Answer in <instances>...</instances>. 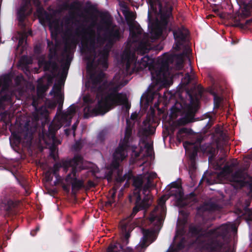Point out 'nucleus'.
<instances>
[{
    "mask_svg": "<svg viewBox=\"0 0 252 252\" xmlns=\"http://www.w3.org/2000/svg\"><path fill=\"white\" fill-rule=\"evenodd\" d=\"M111 82L108 84L107 81H105L97 88V104L94 108L90 106L84 108V118L104 115L114 107L126 100V94L119 93L122 85L117 84L111 86Z\"/></svg>",
    "mask_w": 252,
    "mask_h": 252,
    "instance_id": "f257e3e1",
    "label": "nucleus"
},
{
    "mask_svg": "<svg viewBox=\"0 0 252 252\" xmlns=\"http://www.w3.org/2000/svg\"><path fill=\"white\" fill-rule=\"evenodd\" d=\"M189 231L193 236L206 238L215 235L216 237L202 241L201 252H229L230 228L226 224H222L216 229H210L208 232L203 230L199 225H190Z\"/></svg>",
    "mask_w": 252,
    "mask_h": 252,
    "instance_id": "f03ea898",
    "label": "nucleus"
},
{
    "mask_svg": "<svg viewBox=\"0 0 252 252\" xmlns=\"http://www.w3.org/2000/svg\"><path fill=\"white\" fill-rule=\"evenodd\" d=\"M147 2L151 8L157 4L158 6L163 25L161 26L158 23H152L148 26L150 29L152 39H158L162 36L163 29L167 27L169 18L172 16L173 7L170 4L169 0H148Z\"/></svg>",
    "mask_w": 252,
    "mask_h": 252,
    "instance_id": "7ed1b4c3",
    "label": "nucleus"
},
{
    "mask_svg": "<svg viewBox=\"0 0 252 252\" xmlns=\"http://www.w3.org/2000/svg\"><path fill=\"white\" fill-rule=\"evenodd\" d=\"M95 24V21H93L87 27L85 25L81 24L75 30L77 35H82L85 39V41L82 42V51L85 53L88 61H94L96 57L95 31L93 29Z\"/></svg>",
    "mask_w": 252,
    "mask_h": 252,
    "instance_id": "20e7f679",
    "label": "nucleus"
},
{
    "mask_svg": "<svg viewBox=\"0 0 252 252\" xmlns=\"http://www.w3.org/2000/svg\"><path fill=\"white\" fill-rule=\"evenodd\" d=\"M170 58L165 61H162L160 63L151 65L152 61L148 56H145L139 61L140 65L143 68L148 66L151 70V77L153 81L156 84H160L166 81L170 75L168 61Z\"/></svg>",
    "mask_w": 252,
    "mask_h": 252,
    "instance_id": "39448f33",
    "label": "nucleus"
},
{
    "mask_svg": "<svg viewBox=\"0 0 252 252\" xmlns=\"http://www.w3.org/2000/svg\"><path fill=\"white\" fill-rule=\"evenodd\" d=\"M105 26L104 29L103 38L97 37V41L102 44L106 41V46L111 48L113 45L123 37V32L120 27L113 24L110 20L104 21Z\"/></svg>",
    "mask_w": 252,
    "mask_h": 252,
    "instance_id": "423d86ee",
    "label": "nucleus"
},
{
    "mask_svg": "<svg viewBox=\"0 0 252 252\" xmlns=\"http://www.w3.org/2000/svg\"><path fill=\"white\" fill-rule=\"evenodd\" d=\"M83 158L81 157V159L76 163L70 171L64 178L65 181L71 185L72 190L78 191L84 187V182L82 179L77 178V173L84 169L83 166Z\"/></svg>",
    "mask_w": 252,
    "mask_h": 252,
    "instance_id": "0eeeda50",
    "label": "nucleus"
},
{
    "mask_svg": "<svg viewBox=\"0 0 252 252\" xmlns=\"http://www.w3.org/2000/svg\"><path fill=\"white\" fill-rule=\"evenodd\" d=\"M231 181L237 188H247L249 190L247 195L252 196V176L245 172L244 169L241 168L235 171L232 175Z\"/></svg>",
    "mask_w": 252,
    "mask_h": 252,
    "instance_id": "6e6552de",
    "label": "nucleus"
},
{
    "mask_svg": "<svg viewBox=\"0 0 252 252\" xmlns=\"http://www.w3.org/2000/svg\"><path fill=\"white\" fill-rule=\"evenodd\" d=\"M48 47H49V53L48 55L49 61L43 60L40 62V64H43L44 71H49L51 69V72L53 74H55L59 69L58 63L52 61L58 57L57 47L59 43L55 42L54 44L53 41H48L47 43Z\"/></svg>",
    "mask_w": 252,
    "mask_h": 252,
    "instance_id": "1a4fd4ad",
    "label": "nucleus"
},
{
    "mask_svg": "<svg viewBox=\"0 0 252 252\" xmlns=\"http://www.w3.org/2000/svg\"><path fill=\"white\" fill-rule=\"evenodd\" d=\"M81 157L80 155H76L72 158L62 159L59 162H56L50 170L57 178L59 177V172L61 168H63V171L67 173L69 169H72L77 161L78 162V160L81 159Z\"/></svg>",
    "mask_w": 252,
    "mask_h": 252,
    "instance_id": "9d476101",
    "label": "nucleus"
},
{
    "mask_svg": "<svg viewBox=\"0 0 252 252\" xmlns=\"http://www.w3.org/2000/svg\"><path fill=\"white\" fill-rule=\"evenodd\" d=\"M169 31H172L174 38L176 41V45L178 48L185 42L189 34V32L187 29L184 26L177 27L174 30L171 27L169 28Z\"/></svg>",
    "mask_w": 252,
    "mask_h": 252,
    "instance_id": "9b49d317",
    "label": "nucleus"
},
{
    "mask_svg": "<svg viewBox=\"0 0 252 252\" xmlns=\"http://www.w3.org/2000/svg\"><path fill=\"white\" fill-rule=\"evenodd\" d=\"M127 145L125 143H120L113 154L112 166L115 169L119 167L120 161H123L126 158L125 152Z\"/></svg>",
    "mask_w": 252,
    "mask_h": 252,
    "instance_id": "f8f14e48",
    "label": "nucleus"
},
{
    "mask_svg": "<svg viewBox=\"0 0 252 252\" xmlns=\"http://www.w3.org/2000/svg\"><path fill=\"white\" fill-rule=\"evenodd\" d=\"M71 50V45L70 43L66 42L64 45L63 50V53L66 54V60L65 62L62 64V70L61 73V79L62 80L65 79L66 77L68 70L72 60V57L70 55Z\"/></svg>",
    "mask_w": 252,
    "mask_h": 252,
    "instance_id": "ddd939ff",
    "label": "nucleus"
},
{
    "mask_svg": "<svg viewBox=\"0 0 252 252\" xmlns=\"http://www.w3.org/2000/svg\"><path fill=\"white\" fill-rule=\"evenodd\" d=\"M32 0H22V4L18 10V20L20 23L24 22L26 17L32 12Z\"/></svg>",
    "mask_w": 252,
    "mask_h": 252,
    "instance_id": "4468645a",
    "label": "nucleus"
},
{
    "mask_svg": "<svg viewBox=\"0 0 252 252\" xmlns=\"http://www.w3.org/2000/svg\"><path fill=\"white\" fill-rule=\"evenodd\" d=\"M197 109L196 107L190 106L189 107L185 115L179 118L176 122L177 126H185L189 123L194 121V116Z\"/></svg>",
    "mask_w": 252,
    "mask_h": 252,
    "instance_id": "2eb2a0df",
    "label": "nucleus"
},
{
    "mask_svg": "<svg viewBox=\"0 0 252 252\" xmlns=\"http://www.w3.org/2000/svg\"><path fill=\"white\" fill-rule=\"evenodd\" d=\"M130 34L131 37L133 38V42H140V47H145V44H143L142 41L145 39H147L149 34L143 32V30L140 27H136L134 30H130Z\"/></svg>",
    "mask_w": 252,
    "mask_h": 252,
    "instance_id": "dca6fc26",
    "label": "nucleus"
},
{
    "mask_svg": "<svg viewBox=\"0 0 252 252\" xmlns=\"http://www.w3.org/2000/svg\"><path fill=\"white\" fill-rule=\"evenodd\" d=\"M221 207L217 203L209 200L205 202L202 205L197 208V213L200 215L207 211H215L220 210Z\"/></svg>",
    "mask_w": 252,
    "mask_h": 252,
    "instance_id": "f3484780",
    "label": "nucleus"
},
{
    "mask_svg": "<svg viewBox=\"0 0 252 252\" xmlns=\"http://www.w3.org/2000/svg\"><path fill=\"white\" fill-rule=\"evenodd\" d=\"M3 209L9 215H15L18 213V208L20 204L19 201L12 199L5 200L3 203Z\"/></svg>",
    "mask_w": 252,
    "mask_h": 252,
    "instance_id": "a211bd4d",
    "label": "nucleus"
},
{
    "mask_svg": "<svg viewBox=\"0 0 252 252\" xmlns=\"http://www.w3.org/2000/svg\"><path fill=\"white\" fill-rule=\"evenodd\" d=\"M38 13V19L41 24H44L46 22L48 23L49 27L50 29H51L52 25H53V21L54 20H52V15L45 11L43 8H39L37 10Z\"/></svg>",
    "mask_w": 252,
    "mask_h": 252,
    "instance_id": "6ab92c4d",
    "label": "nucleus"
},
{
    "mask_svg": "<svg viewBox=\"0 0 252 252\" xmlns=\"http://www.w3.org/2000/svg\"><path fill=\"white\" fill-rule=\"evenodd\" d=\"M109 48L106 46L102 50L99 51L98 52V59L97 62L98 64L102 65L104 68H107L108 67V58L109 54Z\"/></svg>",
    "mask_w": 252,
    "mask_h": 252,
    "instance_id": "aec40b11",
    "label": "nucleus"
},
{
    "mask_svg": "<svg viewBox=\"0 0 252 252\" xmlns=\"http://www.w3.org/2000/svg\"><path fill=\"white\" fill-rule=\"evenodd\" d=\"M11 93L8 91V88L3 86L0 92V107L4 105L5 103H12Z\"/></svg>",
    "mask_w": 252,
    "mask_h": 252,
    "instance_id": "412c9836",
    "label": "nucleus"
},
{
    "mask_svg": "<svg viewBox=\"0 0 252 252\" xmlns=\"http://www.w3.org/2000/svg\"><path fill=\"white\" fill-rule=\"evenodd\" d=\"M141 191H133V195L135 197V205L133 207L132 209V211L131 214L129 216V218L130 219H132L135 215L139 211H140V208L141 205V202H142V198L141 196Z\"/></svg>",
    "mask_w": 252,
    "mask_h": 252,
    "instance_id": "4be33fe9",
    "label": "nucleus"
},
{
    "mask_svg": "<svg viewBox=\"0 0 252 252\" xmlns=\"http://www.w3.org/2000/svg\"><path fill=\"white\" fill-rule=\"evenodd\" d=\"M170 194L178 199H182L184 196V192L182 187L176 182H173L170 184Z\"/></svg>",
    "mask_w": 252,
    "mask_h": 252,
    "instance_id": "5701e85b",
    "label": "nucleus"
},
{
    "mask_svg": "<svg viewBox=\"0 0 252 252\" xmlns=\"http://www.w3.org/2000/svg\"><path fill=\"white\" fill-rule=\"evenodd\" d=\"M200 149L203 154L209 155V160L213 159L215 157L216 148L211 143L200 145Z\"/></svg>",
    "mask_w": 252,
    "mask_h": 252,
    "instance_id": "b1692460",
    "label": "nucleus"
},
{
    "mask_svg": "<svg viewBox=\"0 0 252 252\" xmlns=\"http://www.w3.org/2000/svg\"><path fill=\"white\" fill-rule=\"evenodd\" d=\"M104 73L101 72L96 75H92L91 78L92 83V90L97 94V88L100 85L104 77Z\"/></svg>",
    "mask_w": 252,
    "mask_h": 252,
    "instance_id": "393cba45",
    "label": "nucleus"
},
{
    "mask_svg": "<svg viewBox=\"0 0 252 252\" xmlns=\"http://www.w3.org/2000/svg\"><path fill=\"white\" fill-rule=\"evenodd\" d=\"M53 23L52 27L50 29L51 36L52 39L55 40V42L59 43L58 37L61 32L59 20L58 19H55Z\"/></svg>",
    "mask_w": 252,
    "mask_h": 252,
    "instance_id": "a878e982",
    "label": "nucleus"
},
{
    "mask_svg": "<svg viewBox=\"0 0 252 252\" xmlns=\"http://www.w3.org/2000/svg\"><path fill=\"white\" fill-rule=\"evenodd\" d=\"M142 231L143 236L140 242V246L142 249H145L148 246L147 243L149 238L153 236V233L152 231L147 229H142Z\"/></svg>",
    "mask_w": 252,
    "mask_h": 252,
    "instance_id": "bb28decb",
    "label": "nucleus"
},
{
    "mask_svg": "<svg viewBox=\"0 0 252 252\" xmlns=\"http://www.w3.org/2000/svg\"><path fill=\"white\" fill-rule=\"evenodd\" d=\"M143 185V179L141 175L135 176L133 178L132 186L134 187L133 191H142Z\"/></svg>",
    "mask_w": 252,
    "mask_h": 252,
    "instance_id": "cd10ccee",
    "label": "nucleus"
},
{
    "mask_svg": "<svg viewBox=\"0 0 252 252\" xmlns=\"http://www.w3.org/2000/svg\"><path fill=\"white\" fill-rule=\"evenodd\" d=\"M156 176L157 174H154L153 175H150L148 177L146 183L142 186V191L144 195H145L147 192L149 191V189L153 186V182L152 178H154Z\"/></svg>",
    "mask_w": 252,
    "mask_h": 252,
    "instance_id": "c85d7f7f",
    "label": "nucleus"
},
{
    "mask_svg": "<svg viewBox=\"0 0 252 252\" xmlns=\"http://www.w3.org/2000/svg\"><path fill=\"white\" fill-rule=\"evenodd\" d=\"M186 242V238L182 237L176 247L175 248H171L168 251L170 252H179V251L184 249Z\"/></svg>",
    "mask_w": 252,
    "mask_h": 252,
    "instance_id": "c756f323",
    "label": "nucleus"
},
{
    "mask_svg": "<svg viewBox=\"0 0 252 252\" xmlns=\"http://www.w3.org/2000/svg\"><path fill=\"white\" fill-rule=\"evenodd\" d=\"M168 198L165 195H163L158 199V206L157 207L158 210L159 208L161 215H164L166 212L165 202Z\"/></svg>",
    "mask_w": 252,
    "mask_h": 252,
    "instance_id": "7c9ffc66",
    "label": "nucleus"
},
{
    "mask_svg": "<svg viewBox=\"0 0 252 252\" xmlns=\"http://www.w3.org/2000/svg\"><path fill=\"white\" fill-rule=\"evenodd\" d=\"M143 123L145 126V127L142 128L141 129L142 134L146 136L154 134L156 130L155 128L149 124H148V126H147L146 124V121H144Z\"/></svg>",
    "mask_w": 252,
    "mask_h": 252,
    "instance_id": "2f4dec72",
    "label": "nucleus"
},
{
    "mask_svg": "<svg viewBox=\"0 0 252 252\" xmlns=\"http://www.w3.org/2000/svg\"><path fill=\"white\" fill-rule=\"evenodd\" d=\"M252 11V0H250L248 3L244 2V7L242 10V14L245 17L249 16Z\"/></svg>",
    "mask_w": 252,
    "mask_h": 252,
    "instance_id": "473e14b6",
    "label": "nucleus"
},
{
    "mask_svg": "<svg viewBox=\"0 0 252 252\" xmlns=\"http://www.w3.org/2000/svg\"><path fill=\"white\" fill-rule=\"evenodd\" d=\"M150 197L146 193V194L144 195V197L142 200L140 210H146L150 207L151 204L150 202Z\"/></svg>",
    "mask_w": 252,
    "mask_h": 252,
    "instance_id": "72a5a7b5",
    "label": "nucleus"
},
{
    "mask_svg": "<svg viewBox=\"0 0 252 252\" xmlns=\"http://www.w3.org/2000/svg\"><path fill=\"white\" fill-rule=\"evenodd\" d=\"M189 133V129L187 128L183 127L180 128L176 134L177 140L179 142H181L184 139V134H188Z\"/></svg>",
    "mask_w": 252,
    "mask_h": 252,
    "instance_id": "f704fd0d",
    "label": "nucleus"
},
{
    "mask_svg": "<svg viewBox=\"0 0 252 252\" xmlns=\"http://www.w3.org/2000/svg\"><path fill=\"white\" fill-rule=\"evenodd\" d=\"M72 117L67 114L65 112H63L61 115V121L66 125H70Z\"/></svg>",
    "mask_w": 252,
    "mask_h": 252,
    "instance_id": "c9c22d12",
    "label": "nucleus"
},
{
    "mask_svg": "<svg viewBox=\"0 0 252 252\" xmlns=\"http://www.w3.org/2000/svg\"><path fill=\"white\" fill-rule=\"evenodd\" d=\"M106 136V131L102 130L97 135L96 143L97 144H103Z\"/></svg>",
    "mask_w": 252,
    "mask_h": 252,
    "instance_id": "e433bc0d",
    "label": "nucleus"
},
{
    "mask_svg": "<svg viewBox=\"0 0 252 252\" xmlns=\"http://www.w3.org/2000/svg\"><path fill=\"white\" fill-rule=\"evenodd\" d=\"M194 79V75H190L189 72L186 73L185 76L182 79V82L184 85H187Z\"/></svg>",
    "mask_w": 252,
    "mask_h": 252,
    "instance_id": "4c0bfd02",
    "label": "nucleus"
},
{
    "mask_svg": "<svg viewBox=\"0 0 252 252\" xmlns=\"http://www.w3.org/2000/svg\"><path fill=\"white\" fill-rule=\"evenodd\" d=\"M61 90V85L60 84L55 83L52 89V90L50 92V94L51 95L56 94L58 97L59 95H61L60 94V93Z\"/></svg>",
    "mask_w": 252,
    "mask_h": 252,
    "instance_id": "58836bf2",
    "label": "nucleus"
},
{
    "mask_svg": "<svg viewBox=\"0 0 252 252\" xmlns=\"http://www.w3.org/2000/svg\"><path fill=\"white\" fill-rule=\"evenodd\" d=\"M187 93L189 96L190 102L191 104L198 101V95L196 93L194 94L193 91L188 90Z\"/></svg>",
    "mask_w": 252,
    "mask_h": 252,
    "instance_id": "ea45409f",
    "label": "nucleus"
},
{
    "mask_svg": "<svg viewBox=\"0 0 252 252\" xmlns=\"http://www.w3.org/2000/svg\"><path fill=\"white\" fill-rule=\"evenodd\" d=\"M251 23H252V18L247 20L244 24L241 23L239 21H237L234 25V26L235 27H239L241 29H245L248 28Z\"/></svg>",
    "mask_w": 252,
    "mask_h": 252,
    "instance_id": "a19ab883",
    "label": "nucleus"
},
{
    "mask_svg": "<svg viewBox=\"0 0 252 252\" xmlns=\"http://www.w3.org/2000/svg\"><path fill=\"white\" fill-rule=\"evenodd\" d=\"M81 6V3L79 1L76 0L70 4V9L75 10L77 11H80Z\"/></svg>",
    "mask_w": 252,
    "mask_h": 252,
    "instance_id": "79ce46f5",
    "label": "nucleus"
},
{
    "mask_svg": "<svg viewBox=\"0 0 252 252\" xmlns=\"http://www.w3.org/2000/svg\"><path fill=\"white\" fill-rule=\"evenodd\" d=\"M198 148L197 147H194L193 150L189 154V160L194 161L196 160V158L197 156Z\"/></svg>",
    "mask_w": 252,
    "mask_h": 252,
    "instance_id": "37998d69",
    "label": "nucleus"
},
{
    "mask_svg": "<svg viewBox=\"0 0 252 252\" xmlns=\"http://www.w3.org/2000/svg\"><path fill=\"white\" fill-rule=\"evenodd\" d=\"M221 101V98L215 94L214 97V104L215 108H219L220 107Z\"/></svg>",
    "mask_w": 252,
    "mask_h": 252,
    "instance_id": "c03bdc74",
    "label": "nucleus"
},
{
    "mask_svg": "<svg viewBox=\"0 0 252 252\" xmlns=\"http://www.w3.org/2000/svg\"><path fill=\"white\" fill-rule=\"evenodd\" d=\"M57 104H58V111H61L63 108V97L62 95H59L57 98L56 101Z\"/></svg>",
    "mask_w": 252,
    "mask_h": 252,
    "instance_id": "a18cd8bd",
    "label": "nucleus"
},
{
    "mask_svg": "<svg viewBox=\"0 0 252 252\" xmlns=\"http://www.w3.org/2000/svg\"><path fill=\"white\" fill-rule=\"evenodd\" d=\"M65 112L72 117L73 115L76 113L75 106L74 105H71L68 108Z\"/></svg>",
    "mask_w": 252,
    "mask_h": 252,
    "instance_id": "49530a36",
    "label": "nucleus"
},
{
    "mask_svg": "<svg viewBox=\"0 0 252 252\" xmlns=\"http://www.w3.org/2000/svg\"><path fill=\"white\" fill-rule=\"evenodd\" d=\"M158 210V207H156L153 212H151L149 217V220L151 222H154L158 218V216L155 215L156 212Z\"/></svg>",
    "mask_w": 252,
    "mask_h": 252,
    "instance_id": "de8ad7c7",
    "label": "nucleus"
},
{
    "mask_svg": "<svg viewBox=\"0 0 252 252\" xmlns=\"http://www.w3.org/2000/svg\"><path fill=\"white\" fill-rule=\"evenodd\" d=\"M84 11L89 14L90 12H94L97 11V9L94 5L90 4L87 8L84 9Z\"/></svg>",
    "mask_w": 252,
    "mask_h": 252,
    "instance_id": "09e8293b",
    "label": "nucleus"
},
{
    "mask_svg": "<svg viewBox=\"0 0 252 252\" xmlns=\"http://www.w3.org/2000/svg\"><path fill=\"white\" fill-rule=\"evenodd\" d=\"M57 131V129L53 127L52 125H50L49 126V133L51 135V137L54 140V139L56 135V132Z\"/></svg>",
    "mask_w": 252,
    "mask_h": 252,
    "instance_id": "8fccbe9b",
    "label": "nucleus"
},
{
    "mask_svg": "<svg viewBox=\"0 0 252 252\" xmlns=\"http://www.w3.org/2000/svg\"><path fill=\"white\" fill-rule=\"evenodd\" d=\"M131 135V129L129 128L128 126L126 127V131H125V139L128 140V139L130 138Z\"/></svg>",
    "mask_w": 252,
    "mask_h": 252,
    "instance_id": "3c124183",
    "label": "nucleus"
},
{
    "mask_svg": "<svg viewBox=\"0 0 252 252\" xmlns=\"http://www.w3.org/2000/svg\"><path fill=\"white\" fill-rule=\"evenodd\" d=\"M233 165H225L224 166L223 168V171L226 173L230 174L232 172V166Z\"/></svg>",
    "mask_w": 252,
    "mask_h": 252,
    "instance_id": "603ef678",
    "label": "nucleus"
},
{
    "mask_svg": "<svg viewBox=\"0 0 252 252\" xmlns=\"http://www.w3.org/2000/svg\"><path fill=\"white\" fill-rule=\"evenodd\" d=\"M189 170L195 171L196 169V161H189Z\"/></svg>",
    "mask_w": 252,
    "mask_h": 252,
    "instance_id": "864d4df0",
    "label": "nucleus"
},
{
    "mask_svg": "<svg viewBox=\"0 0 252 252\" xmlns=\"http://www.w3.org/2000/svg\"><path fill=\"white\" fill-rule=\"evenodd\" d=\"M75 12H70L69 13V17L66 18L65 19V23L68 24L69 23L70 21L74 19L75 17Z\"/></svg>",
    "mask_w": 252,
    "mask_h": 252,
    "instance_id": "5fc2aeb1",
    "label": "nucleus"
},
{
    "mask_svg": "<svg viewBox=\"0 0 252 252\" xmlns=\"http://www.w3.org/2000/svg\"><path fill=\"white\" fill-rule=\"evenodd\" d=\"M117 248V245L111 244L109 246L107 252H117V251L116 250Z\"/></svg>",
    "mask_w": 252,
    "mask_h": 252,
    "instance_id": "6e6d98bb",
    "label": "nucleus"
},
{
    "mask_svg": "<svg viewBox=\"0 0 252 252\" xmlns=\"http://www.w3.org/2000/svg\"><path fill=\"white\" fill-rule=\"evenodd\" d=\"M52 172L50 170L47 171L45 173V177L47 181H51L52 180L53 177L52 176Z\"/></svg>",
    "mask_w": 252,
    "mask_h": 252,
    "instance_id": "4d7b16f0",
    "label": "nucleus"
},
{
    "mask_svg": "<svg viewBox=\"0 0 252 252\" xmlns=\"http://www.w3.org/2000/svg\"><path fill=\"white\" fill-rule=\"evenodd\" d=\"M69 186H70L69 183H68V184H67V185H66L63 183H62V187L64 191H65V192H66L67 193H68L70 191Z\"/></svg>",
    "mask_w": 252,
    "mask_h": 252,
    "instance_id": "13d9d810",
    "label": "nucleus"
},
{
    "mask_svg": "<svg viewBox=\"0 0 252 252\" xmlns=\"http://www.w3.org/2000/svg\"><path fill=\"white\" fill-rule=\"evenodd\" d=\"M185 233L184 229L183 228L178 229L176 231V235L175 236V238L178 237L179 236H182L184 235Z\"/></svg>",
    "mask_w": 252,
    "mask_h": 252,
    "instance_id": "bf43d9fd",
    "label": "nucleus"
},
{
    "mask_svg": "<svg viewBox=\"0 0 252 252\" xmlns=\"http://www.w3.org/2000/svg\"><path fill=\"white\" fill-rule=\"evenodd\" d=\"M57 106V102L56 101H51L48 104L49 108L53 109H54Z\"/></svg>",
    "mask_w": 252,
    "mask_h": 252,
    "instance_id": "052dcab7",
    "label": "nucleus"
},
{
    "mask_svg": "<svg viewBox=\"0 0 252 252\" xmlns=\"http://www.w3.org/2000/svg\"><path fill=\"white\" fill-rule=\"evenodd\" d=\"M145 148L146 149V151H147V153L152 152V151L153 150L152 145L148 142H146L145 143Z\"/></svg>",
    "mask_w": 252,
    "mask_h": 252,
    "instance_id": "680f3d73",
    "label": "nucleus"
},
{
    "mask_svg": "<svg viewBox=\"0 0 252 252\" xmlns=\"http://www.w3.org/2000/svg\"><path fill=\"white\" fill-rule=\"evenodd\" d=\"M75 150H80L82 148L81 144L80 142H76L74 146Z\"/></svg>",
    "mask_w": 252,
    "mask_h": 252,
    "instance_id": "e2e57ef3",
    "label": "nucleus"
},
{
    "mask_svg": "<svg viewBox=\"0 0 252 252\" xmlns=\"http://www.w3.org/2000/svg\"><path fill=\"white\" fill-rule=\"evenodd\" d=\"M124 105L126 110H129L130 108V104L128 102V99L127 98L126 100L125 101L124 103L121 104L120 105Z\"/></svg>",
    "mask_w": 252,
    "mask_h": 252,
    "instance_id": "0e129e2a",
    "label": "nucleus"
},
{
    "mask_svg": "<svg viewBox=\"0 0 252 252\" xmlns=\"http://www.w3.org/2000/svg\"><path fill=\"white\" fill-rule=\"evenodd\" d=\"M114 202L113 200H109L107 201L105 203V206L107 207H111L112 204Z\"/></svg>",
    "mask_w": 252,
    "mask_h": 252,
    "instance_id": "69168bd1",
    "label": "nucleus"
},
{
    "mask_svg": "<svg viewBox=\"0 0 252 252\" xmlns=\"http://www.w3.org/2000/svg\"><path fill=\"white\" fill-rule=\"evenodd\" d=\"M33 3L36 6H39L41 4L39 0H32Z\"/></svg>",
    "mask_w": 252,
    "mask_h": 252,
    "instance_id": "338daca9",
    "label": "nucleus"
},
{
    "mask_svg": "<svg viewBox=\"0 0 252 252\" xmlns=\"http://www.w3.org/2000/svg\"><path fill=\"white\" fill-rule=\"evenodd\" d=\"M203 141V138L202 137H198L196 140V142L198 144H200L202 141Z\"/></svg>",
    "mask_w": 252,
    "mask_h": 252,
    "instance_id": "774afa93",
    "label": "nucleus"
}]
</instances>
